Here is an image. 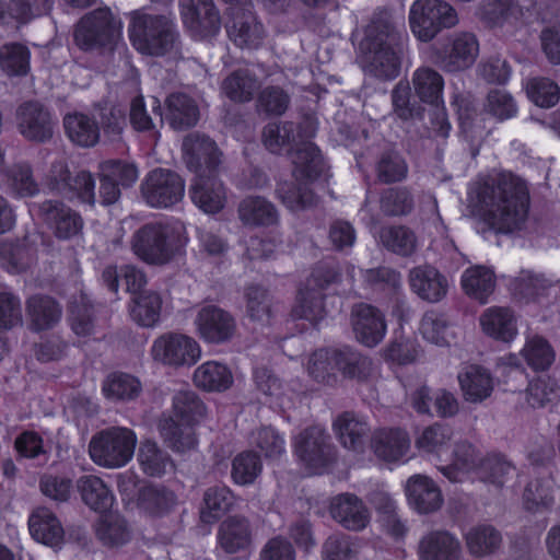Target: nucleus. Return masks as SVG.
Masks as SVG:
<instances>
[{
  "label": "nucleus",
  "mask_w": 560,
  "mask_h": 560,
  "mask_svg": "<svg viewBox=\"0 0 560 560\" xmlns=\"http://www.w3.org/2000/svg\"><path fill=\"white\" fill-rule=\"evenodd\" d=\"M293 125L268 124L262 132L265 147L272 153H289L294 165L293 176L299 187L288 183L279 184L277 192L285 207L292 211L313 205V195L306 189L308 182L319 177L325 171L323 158L306 137L300 132L292 136Z\"/></svg>",
  "instance_id": "1"
},
{
  "label": "nucleus",
  "mask_w": 560,
  "mask_h": 560,
  "mask_svg": "<svg viewBox=\"0 0 560 560\" xmlns=\"http://www.w3.org/2000/svg\"><path fill=\"white\" fill-rule=\"evenodd\" d=\"M468 200L474 214L498 233L520 229L529 202L525 182L510 173L501 174L491 183H474L468 190Z\"/></svg>",
  "instance_id": "2"
},
{
  "label": "nucleus",
  "mask_w": 560,
  "mask_h": 560,
  "mask_svg": "<svg viewBox=\"0 0 560 560\" xmlns=\"http://www.w3.org/2000/svg\"><path fill=\"white\" fill-rule=\"evenodd\" d=\"M352 40L364 71L384 79L398 75L399 59L407 40L402 19L382 12L364 28L355 30Z\"/></svg>",
  "instance_id": "3"
},
{
  "label": "nucleus",
  "mask_w": 560,
  "mask_h": 560,
  "mask_svg": "<svg viewBox=\"0 0 560 560\" xmlns=\"http://www.w3.org/2000/svg\"><path fill=\"white\" fill-rule=\"evenodd\" d=\"M183 152L187 166L196 172L189 190L192 202L205 213L219 212L224 207L226 195L215 178L220 163L218 148L209 138L191 135L184 140Z\"/></svg>",
  "instance_id": "4"
},
{
  "label": "nucleus",
  "mask_w": 560,
  "mask_h": 560,
  "mask_svg": "<svg viewBox=\"0 0 560 560\" xmlns=\"http://www.w3.org/2000/svg\"><path fill=\"white\" fill-rule=\"evenodd\" d=\"M128 37L141 55L161 57L177 50L178 33L173 18L141 8L128 14Z\"/></svg>",
  "instance_id": "5"
},
{
  "label": "nucleus",
  "mask_w": 560,
  "mask_h": 560,
  "mask_svg": "<svg viewBox=\"0 0 560 560\" xmlns=\"http://www.w3.org/2000/svg\"><path fill=\"white\" fill-rule=\"evenodd\" d=\"M203 402L190 390L175 395L171 415L159 422L164 442L176 452L195 448L197 439L194 427L205 417Z\"/></svg>",
  "instance_id": "6"
},
{
  "label": "nucleus",
  "mask_w": 560,
  "mask_h": 560,
  "mask_svg": "<svg viewBox=\"0 0 560 560\" xmlns=\"http://www.w3.org/2000/svg\"><path fill=\"white\" fill-rule=\"evenodd\" d=\"M453 453L452 463L441 468L443 475L451 481L480 479L502 485L505 476L515 474V468L500 456H492L477 464L475 450L468 443L457 444Z\"/></svg>",
  "instance_id": "7"
},
{
  "label": "nucleus",
  "mask_w": 560,
  "mask_h": 560,
  "mask_svg": "<svg viewBox=\"0 0 560 560\" xmlns=\"http://www.w3.org/2000/svg\"><path fill=\"white\" fill-rule=\"evenodd\" d=\"M183 226L177 223L152 222L141 228L132 238V250L143 261L167 262L178 250Z\"/></svg>",
  "instance_id": "8"
},
{
  "label": "nucleus",
  "mask_w": 560,
  "mask_h": 560,
  "mask_svg": "<svg viewBox=\"0 0 560 560\" xmlns=\"http://www.w3.org/2000/svg\"><path fill=\"white\" fill-rule=\"evenodd\" d=\"M137 443L138 439L132 430L114 427L93 435L89 444V454L97 466L117 469L132 459Z\"/></svg>",
  "instance_id": "9"
},
{
  "label": "nucleus",
  "mask_w": 560,
  "mask_h": 560,
  "mask_svg": "<svg viewBox=\"0 0 560 560\" xmlns=\"http://www.w3.org/2000/svg\"><path fill=\"white\" fill-rule=\"evenodd\" d=\"M409 27L421 42L432 40L440 32L458 23L456 10L443 0H416L409 9Z\"/></svg>",
  "instance_id": "10"
},
{
  "label": "nucleus",
  "mask_w": 560,
  "mask_h": 560,
  "mask_svg": "<svg viewBox=\"0 0 560 560\" xmlns=\"http://www.w3.org/2000/svg\"><path fill=\"white\" fill-rule=\"evenodd\" d=\"M122 35V23L109 9H100L86 14L79 22L74 40L84 50L114 46Z\"/></svg>",
  "instance_id": "11"
},
{
  "label": "nucleus",
  "mask_w": 560,
  "mask_h": 560,
  "mask_svg": "<svg viewBox=\"0 0 560 560\" xmlns=\"http://www.w3.org/2000/svg\"><path fill=\"white\" fill-rule=\"evenodd\" d=\"M150 357L163 366L189 368L201 358V347L191 336L165 332L153 340Z\"/></svg>",
  "instance_id": "12"
},
{
  "label": "nucleus",
  "mask_w": 560,
  "mask_h": 560,
  "mask_svg": "<svg viewBox=\"0 0 560 560\" xmlns=\"http://www.w3.org/2000/svg\"><path fill=\"white\" fill-rule=\"evenodd\" d=\"M412 83L421 101L435 108L434 118L432 120L434 130L441 137H446L451 126L443 107L442 92L444 82L442 77L434 70L423 68L415 72Z\"/></svg>",
  "instance_id": "13"
},
{
  "label": "nucleus",
  "mask_w": 560,
  "mask_h": 560,
  "mask_svg": "<svg viewBox=\"0 0 560 560\" xmlns=\"http://www.w3.org/2000/svg\"><path fill=\"white\" fill-rule=\"evenodd\" d=\"M184 180L175 173L165 170L152 171L142 185L147 203L154 208H167L182 200Z\"/></svg>",
  "instance_id": "14"
},
{
  "label": "nucleus",
  "mask_w": 560,
  "mask_h": 560,
  "mask_svg": "<svg viewBox=\"0 0 560 560\" xmlns=\"http://www.w3.org/2000/svg\"><path fill=\"white\" fill-rule=\"evenodd\" d=\"M179 9L183 23L192 36L205 39L219 33L220 18L211 0H180Z\"/></svg>",
  "instance_id": "15"
},
{
  "label": "nucleus",
  "mask_w": 560,
  "mask_h": 560,
  "mask_svg": "<svg viewBox=\"0 0 560 560\" xmlns=\"http://www.w3.org/2000/svg\"><path fill=\"white\" fill-rule=\"evenodd\" d=\"M324 442V430L317 425L294 436L293 450L304 465L306 475L323 474L327 470Z\"/></svg>",
  "instance_id": "16"
},
{
  "label": "nucleus",
  "mask_w": 560,
  "mask_h": 560,
  "mask_svg": "<svg viewBox=\"0 0 560 560\" xmlns=\"http://www.w3.org/2000/svg\"><path fill=\"white\" fill-rule=\"evenodd\" d=\"M198 335L207 342L221 343L229 340L235 331L233 317L214 305L202 306L194 320Z\"/></svg>",
  "instance_id": "17"
},
{
  "label": "nucleus",
  "mask_w": 560,
  "mask_h": 560,
  "mask_svg": "<svg viewBox=\"0 0 560 560\" xmlns=\"http://www.w3.org/2000/svg\"><path fill=\"white\" fill-rule=\"evenodd\" d=\"M225 27L230 39L241 48H257L265 38L264 26L257 21L250 7L228 13Z\"/></svg>",
  "instance_id": "18"
},
{
  "label": "nucleus",
  "mask_w": 560,
  "mask_h": 560,
  "mask_svg": "<svg viewBox=\"0 0 560 560\" xmlns=\"http://www.w3.org/2000/svg\"><path fill=\"white\" fill-rule=\"evenodd\" d=\"M45 182L51 190H57L70 199L77 196L82 202H94V180L92 175L81 172L73 179V184H70L68 183V170L63 161L51 165Z\"/></svg>",
  "instance_id": "19"
},
{
  "label": "nucleus",
  "mask_w": 560,
  "mask_h": 560,
  "mask_svg": "<svg viewBox=\"0 0 560 560\" xmlns=\"http://www.w3.org/2000/svg\"><path fill=\"white\" fill-rule=\"evenodd\" d=\"M365 364L354 352L322 349L314 352L307 361V372L316 380L324 381L330 371L337 369L345 375L355 376V365Z\"/></svg>",
  "instance_id": "20"
},
{
  "label": "nucleus",
  "mask_w": 560,
  "mask_h": 560,
  "mask_svg": "<svg viewBox=\"0 0 560 560\" xmlns=\"http://www.w3.org/2000/svg\"><path fill=\"white\" fill-rule=\"evenodd\" d=\"M375 456L387 464H404L409 459L410 439L400 429H382L372 438Z\"/></svg>",
  "instance_id": "21"
},
{
  "label": "nucleus",
  "mask_w": 560,
  "mask_h": 560,
  "mask_svg": "<svg viewBox=\"0 0 560 560\" xmlns=\"http://www.w3.org/2000/svg\"><path fill=\"white\" fill-rule=\"evenodd\" d=\"M30 213L33 217L43 218L55 230L59 238H70L82 229L81 218L75 212L57 202L33 203L30 207Z\"/></svg>",
  "instance_id": "22"
},
{
  "label": "nucleus",
  "mask_w": 560,
  "mask_h": 560,
  "mask_svg": "<svg viewBox=\"0 0 560 560\" xmlns=\"http://www.w3.org/2000/svg\"><path fill=\"white\" fill-rule=\"evenodd\" d=\"M351 323L355 339L368 347L380 343L386 334L384 316L368 304H360L353 308Z\"/></svg>",
  "instance_id": "23"
},
{
  "label": "nucleus",
  "mask_w": 560,
  "mask_h": 560,
  "mask_svg": "<svg viewBox=\"0 0 560 560\" xmlns=\"http://www.w3.org/2000/svg\"><path fill=\"white\" fill-rule=\"evenodd\" d=\"M329 513L349 530H362L370 522V514L363 501L351 493H341L330 501Z\"/></svg>",
  "instance_id": "24"
},
{
  "label": "nucleus",
  "mask_w": 560,
  "mask_h": 560,
  "mask_svg": "<svg viewBox=\"0 0 560 560\" xmlns=\"http://www.w3.org/2000/svg\"><path fill=\"white\" fill-rule=\"evenodd\" d=\"M479 325L486 336L504 343H512L518 335L517 318L508 307L486 308L479 317Z\"/></svg>",
  "instance_id": "25"
},
{
  "label": "nucleus",
  "mask_w": 560,
  "mask_h": 560,
  "mask_svg": "<svg viewBox=\"0 0 560 560\" xmlns=\"http://www.w3.org/2000/svg\"><path fill=\"white\" fill-rule=\"evenodd\" d=\"M408 280L411 291L422 300L439 302L447 293L448 281L434 267H416L410 270Z\"/></svg>",
  "instance_id": "26"
},
{
  "label": "nucleus",
  "mask_w": 560,
  "mask_h": 560,
  "mask_svg": "<svg viewBox=\"0 0 560 560\" xmlns=\"http://www.w3.org/2000/svg\"><path fill=\"white\" fill-rule=\"evenodd\" d=\"M405 491L410 506L420 513L436 511L443 503L440 488L427 476L410 477Z\"/></svg>",
  "instance_id": "27"
},
{
  "label": "nucleus",
  "mask_w": 560,
  "mask_h": 560,
  "mask_svg": "<svg viewBox=\"0 0 560 560\" xmlns=\"http://www.w3.org/2000/svg\"><path fill=\"white\" fill-rule=\"evenodd\" d=\"M457 380L464 399L472 404L489 398L494 388L490 372L476 364L463 368L457 375Z\"/></svg>",
  "instance_id": "28"
},
{
  "label": "nucleus",
  "mask_w": 560,
  "mask_h": 560,
  "mask_svg": "<svg viewBox=\"0 0 560 560\" xmlns=\"http://www.w3.org/2000/svg\"><path fill=\"white\" fill-rule=\"evenodd\" d=\"M19 129L28 140L45 141L52 135L50 114L37 103H28L19 109Z\"/></svg>",
  "instance_id": "29"
},
{
  "label": "nucleus",
  "mask_w": 560,
  "mask_h": 560,
  "mask_svg": "<svg viewBox=\"0 0 560 560\" xmlns=\"http://www.w3.org/2000/svg\"><path fill=\"white\" fill-rule=\"evenodd\" d=\"M50 0H0V25L18 27L46 13Z\"/></svg>",
  "instance_id": "30"
},
{
  "label": "nucleus",
  "mask_w": 560,
  "mask_h": 560,
  "mask_svg": "<svg viewBox=\"0 0 560 560\" xmlns=\"http://www.w3.org/2000/svg\"><path fill=\"white\" fill-rule=\"evenodd\" d=\"M410 402L419 413H429L433 402L436 413L441 417H452L459 408L458 400L451 392L438 389L431 394L424 385L417 387L410 394Z\"/></svg>",
  "instance_id": "31"
},
{
  "label": "nucleus",
  "mask_w": 560,
  "mask_h": 560,
  "mask_svg": "<svg viewBox=\"0 0 560 560\" xmlns=\"http://www.w3.org/2000/svg\"><path fill=\"white\" fill-rule=\"evenodd\" d=\"M196 387L211 393L228 390L234 382L231 369L218 361H206L194 372Z\"/></svg>",
  "instance_id": "32"
},
{
  "label": "nucleus",
  "mask_w": 560,
  "mask_h": 560,
  "mask_svg": "<svg viewBox=\"0 0 560 560\" xmlns=\"http://www.w3.org/2000/svg\"><path fill=\"white\" fill-rule=\"evenodd\" d=\"M28 527L32 537L43 545L57 547L62 541V526L48 509L39 508L35 510L28 520Z\"/></svg>",
  "instance_id": "33"
},
{
  "label": "nucleus",
  "mask_w": 560,
  "mask_h": 560,
  "mask_svg": "<svg viewBox=\"0 0 560 560\" xmlns=\"http://www.w3.org/2000/svg\"><path fill=\"white\" fill-rule=\"evenodd\" d=\"M78 490L83 502L98 513L108 512L115 501L107 485L97 476L88 475L78 480Z\"/></svg>",
  "instance_id": "34"
},
{
  "label": "nucleus",
  "mask_w": 560,
  "mask_h": 560,
  "mask_svg": "<svg viewBox=\"0 0 560 560\" xmlns=\"http://www.w3.org/2000/svg\"><path fill=\"white\" fill-rule=\"evenodd\" d=\"M458 555V540L445 532L431 533L419 545L421 560H456Z\"/></svg>",
  "instance_id": "35"
},
{
  "label": "nucleus",
  "mask_w": 560,
  "mask_h": 560,
  "mask_svg": "<svg viewBox=\"0 0 560 560\" xmlns=\"http://www.w3.org/2000/svg\"><path fill=\"white\" fill-rule=\"evenodd\" d=\"M478 52L479 45L472 34H456L452 40V47L443 60V66L450 71L464 70L475 62Z\"/></svg>",
  "instance_id": "36"
},
{
  "label": "nucleus",
  "mask_w": 560,
  "mask_h": 560,
  "mask_svg": "<svg viewBox=\"0 0 560 560\" xmlns=\"http://www.w3.org/2000/svg\"><path fill=\"white\" fill-rule=\"evenodd\" d=\"M218 541L229 553L243 551L252 544V529L245 518L231 517L225 520L219 529Z\"/></svg>",
  "instance_id": "37"
},
{
  "label": "nucleus",
  "mask_w": 560,
  "mask_h": 560,
  "mask_svg": "<svg viewBox=\"0 0 560 560\" xmlns=\"http://www.w3.org/2000/svg\"><path fill=\"white\" fill-rule=\"evenodd\" d=\"M235 504L233 493L226 487H214L206 491L200 508V520L205 524H213L229 512Z\"/></svg>",
  "instance_id": "38"
},
{
  "label": "nucleus",
  "mask_w": 560,
  "mask_h": 560,
  "mask_svg": "<svg viewBox=\"0 0 560 560\" xmlns=\"http://www.w3.org/2000/svg\"><path fill=\"white\" fill-rule=\"evenodd\" d=\"M494 275L489 268L475 266L462 276V287L466 294L481 303H486L494 290Z\"/></svg>",
  "instance_id": "39"
},
{
  "label": "nucleus",
  "mask_w": 560,
  "mask_h": 560,
  "mask_svg": "<svg viewBox=\"0 0 560 560\" xmlns=\"http://www.w3.org/2000/svg\"><path fill=\"white\" fill-rule=\"evenodd\" d=\"M520 355L527 366L534 371H545L549 369L556 358L550 343L545 338L537 335L527 336L525 338Z\"/></svg>",
  "instance_id": "40"
},
{
  "label": "nucleus",
  "mask_w": 560,
  "mask_h": 560,
  "mask_svg": "<svg viewBox=\"0 0 560 560\" xmlns=\"http://www.w3.org/2000/svg\"><path fill=\"white\" fill-rule=\"evenodd\" d=\"M164 119L174 129L190 127L198 120V108L186 94L174 93L167 98Z\"/></svg>",
  "instance_id": "41"
},
{
  "label": "nucleus",
  "mask_w": 560,
  "mask_h": 560,
  "mask_svg": "<svg viewBox=\"0 0 560 560\" xmlns=\"http://www.w3.org/2000/svg\"><path fill=\"white\" fill-rule=\"evenodd\" d=\"M332 429L346 448L358 451L368 431V424L354 415L345 412L334 421Z\"/></svg>",
  "instance_id": "42"
},
{
  "label": "nucleus",
  "mask_w": 560,
  "mask_h": 560,
  "mask_svg": "<svg viewBox=\"0 0 560 560\" xmlns=\"http://www.w3.org/2000/svg\"><path fill=\"white\" fill-rule=\"evenodd\" d=\"M162 299L156 292L147 291L137 295L130 307L135 322L143 327L155 326L161 317Z\"/></svg>",
  "instance_id": "43"
},
{
  "label": "nucleus",
  "mask_w": 560,
  "mask_h": 560,
  "mask_svg": "<svg viewBox=\"0 0 560 560\" xmlns=\"http://www.w3.org/2000/svg\"><path fill=\"white\" fill-rule=\"evenodd\" d=\"M65 128L70 140L78 145L93 147L98 141V128L86 115L75 113L66 116Z\"/></svg>",
  "instance_id": "44"
},
{
  "label": "nucleus",
  "mask_w": 560,
  "mask_h": 560,
  "mask_svg": "<svg viewBox=\"0 0 560 560\" xmlns=\"http://www.w3.org/2000/svg\"><path fill=\"white\" fill-rule=\"evenodd\" d=\"M177 503L172 491L164 488L145 487L140 491L138 505L151 516H162L168 513Z\"/></svg>",
  "instance_id": "45"
},
{
  "label": "nucleus",
  "mask_w": 560,
  "mask_h": 560,
  "mask_svg": "<svg viewBox=\"0 0 560 560\" xmlns=\"http://www.w3.org/2000/svg\"><path fill=\"white\" fill-rule=\"evenodd\" d=\"M102 390L108 399L130 400L140 394L141 384L133 375L117 372L105 378Z\"/></svg>",
  "instance_id": "46"
},
{
  "label": "nucleus",
  "mask_w": 560,
  "mask_h": 560,
  "mask_svg": "<svg viewBox=\"0 0 560 560\" xmlns=\"http://www.w3.org/2000/svg\"><path fill=\"white\" fill-rule=\"evenodd\" d=\"M419 330L427 341L438 346L448 345L455 337L454 327L443 315L435 312L424 314Z\"/></svg>",
  "instance_id": "47"
},
{
  "label": "nucleus",
  "mask_w": 560,
  "mask_h": 560,
  "mask_svg": "<svg viewBox=\"0 0 560 560\" xmlns=\"http://www.w3.org/2000/svg\"><path fill=\"white\" fill-rule=\"evenodd\" d=\"M138 462L143 472L153 477H160L173 467L168 456L159 450L155 442L150 440L141 443Z\"/></svg>",
  "instance_id": "48"
},
{
  "label": "nucleus",
  "mask_w": 560,
  "mask_h": 560,
  "mask_svg": "<svg viewBox=\"0 0 560 560\" xmlns=\"http://www.w3.org/2000/svg\"><path fill=\"white\" fill-rule=\"evenodd\" d=\"M240 218L244 224H271L277 220L273 206L262 198H246L240 205Z\"/></svg>",
  "instance_id": "49"
},
{
  "label": "nucleus",
  "mask_w": 560,
  "mask_h": 560,
  "mask_svg": "<svg viewBox=\"0 0 560 560\" xmlns=\"http://www.w3.org/2000/svg\"><path fill=\"white\" fill-rule=\"evenodd\" d=\"M27 314L34 329L50 327L60 318V308L47 296H33L27 302Z\"/></svg>",
  "instance_id": "50"
},
{
  "label": "nucleus",
  "mask_w": 560,
  "mask_h": 560,
  "mask_svg": "<svg viewBox=\"0 0 560 560\" xmlns=\"http://www.w3.org/2000/svg\"><path fill=\"white\" fill-rule=\"evenodd\" d=\"M465 539L469 551L475 556H485L493 552L501 541L499 533L490 525L471 527Z\"/></svg>",
  "instance_id": "51"
},
{
  "label": "nucleus",
  "mask_w": 560,
  "mask_h": 560,
  "mask_svg": "<svg viewBox=\"0 0 560 560\" xmlns=\"http://www.w3.org/2000/svg\"><path fill=\"white\" fill-rule=\"evenodd\" d=\"M316 281V279L308 280L306 288L299 291L296 303L292 310L294 318H305L311 323H316L323 317L322 300L312 288Z\"/></svg>",
  "instance_id": "52"
},
{
  "label": "nucleus",
  "mask_w": 560,
  "mask_h": 560,
  "mask_svg": "<svg viewBox=\"0 0 560 560\" xmlns=\"http://www.w3.org/2000/svg\"><path fill=\"white\" fill-rule=\"evenodd\" d=\"M95 530L97 537L107 545H120L129 538L124 520L119 514L110 511L101 514Z\"/></svg>",
  "instance_id": "53"
},
{
  "label": "nucleus",
  "mask_w": 560,
  "mask_h": 560,
  "mask_svg": "<svg viewBox=\"0 0 560 560\" xmlns=\"http://www.w3.org/2000/svg\"><path fill=\"white\" fill-rule=\"evenodd\" d=\"M5 187L15 197H32L38 191V186L33 179L32 171L27 164H16L10 174L4 173Z\"/></svg>",
  "instance_id": "54"
},
{
  "label": "nucleus",
  "mask_w": 560,
  "mask_h": 560,
  "mask_svg": "<svg viewBox=\"0 0 560 560\" xmlns=\"http://www.w3.org/2000/svg\"><path fill=\"white\" fill-rule=\"evenodd\" d=\"M262 469L259 457L253 452L246 451L237 454L232 460L231 477L241 486L253 483Z\"/></svg>",
  "instance_id": "55"
},
{
  "label": "nucleus",
  "mask_w": 560,
  "mask_h": 560,
  "mask_svg": "<svg viewBox=\"0 0 560 560\" xmlns=\"http://www.w3.org/2000/svg\"><path fill=\"white\" fill-rule=\"evenodd\" d=\"M452 438V430L444 425L429 427L417 439V446L425 453L436 454L439 457L448 452V442Z\"/></svg>",
  "instance_id": "56"
},
{
  "label": "nucleus",
  "mask_w": 560,
  "mask_h": 560,
  "mask_svg": "<svg viewBox=\"0 0 560 560\" xmlns=\"http://www.w3.org/2000/svg\"><path fill=\"white\" fill-rule=\"evenodd\" d=\"M380 238L386 248L401 256L411 255L417 246L413 233L402 226L383 229Z\"/></svg>",
  "instance_id": "57"
},
{
  "label": "nucleus",
  "mask_w": 560,
  "mask_h": 560,
  "mask_svg": "<svg viewBox=\"0 0 560 560\" xmlns=\"http://www.w3.org/2000/svg\"><path fill=\"white\" fill-rule=\"evenodd\" d=\"M526 92L533 103L539 107H552L560 98L557 83L545 78H535L527 82Z\"/></svg>",
  "instance_id": "58"
},
{
  "label": "nucleus",
  "mask_w": 560,
  "mask_h": 560,
  "mask_svg": "<svg viewBox=\"0 0 560 560\" xmlns=\"http://www.w3.org/2000/svg\"><path fill=\"white\" fill-rule=\"evenodd\" d=\"M28 60V50L20 44L5 45L0 50V66L9 75L26 73Z\"/></svg>",
  "instance_id": "59"
},
{
  "label": "nucleus",
  "mask_w": 560,
  "mask_h": 560,
  "mask_svg": "<svg viewBox=\"0 0 560 560\" xmlns=\"http://www.w3.org/2000/svg\"><path fill=\"white\" fill-rule=\"evenodd\" d=\"M419 355V347L412 339L397 338L385 350V359L393 369L411 364Z\"/></svg>",
  "instance_id": "60"
},
{
  "label": "nucleus",
  "mask_w": 560,
  "mask_h": 560,
  "mask_svg": "<svg viewBox=\"0 0 560 560\" xmlns=\"http://www.w3.org/2000/svg\"><path fill=\"white\" fill-rule=\"evenodd\" d=\"M526 394L527 402L536 408L555 401L559 397L560 389L552 378L546 376L532 381Z\"/></svg>",
  "instance_id": "61"
},
{
  "label": "nucleus",
  "mask_w": 560,
  "mask_h": 560,
  "mask_svg": "<svg viewBox=\"0 0 560 560\" xmlns=\"http://www.w3.org/2000/svg\"><path fill=\"white\" fill-rule=\"evenodd\" d=\"M523 4L513 0H494L482 11L481 18L495 25L505 21L518 20L523 16Z\"/></svg>",
  "instance_id": "62"
},
{
  "label": "nucleus",
  "mask_w": 560,
  "mask_h": 560,
  "mask_svg": "<svg viewBox=\"0 0 560 560\" xmlns=\"http://www.w3.org/2000/svg\"><path fill=\"white\" fill-rule=\"evenodd\" d=\"M100 175L121 186H130L138 179L139 172L132 163L110 160L101 164Z\"/></svg>",
  "instance_id": "63"
},
{
  "label": "nucleus",
  "mask_w": 560,
  "mask_h": 560,
  "mask_svg": "<svg viewBox=\"0 0 560 560\" xmlns=\"http://www.w3.org/2000/svg\"><path fill=\"white\" fill-rule=\"evenodd\" d=\"M255 381L258 388L266 395L269 396V404L281 409L290 407L291 397L287 396L282 392L281 383L273 377L267 370H257L255 372Z\"/></svg>",
  "instance_id": "64"
}]
</instances>
